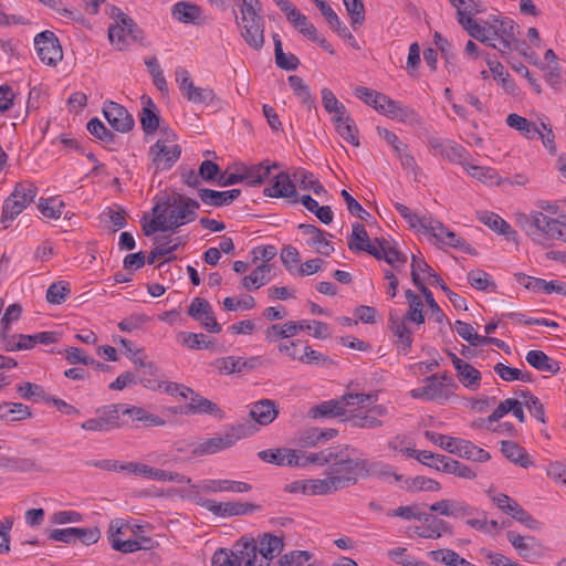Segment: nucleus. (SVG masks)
Segmentation results:
<instances>
[{
    "label": "nucleus",
    "mask_w": 566,
    "mask_h": 566,
    "mask_svg": "<svg viewBox=\"0 0 566 566\" xmlns=\"http://www.w3.org/2000/svg\"><path fill=\"white\" fill-rule=\"evenodd\" d=\"M346 463L342 465H328L324 479H307L306 494L326 495L339 490L356 485L359 479L370 475H386L388 468L380 463H370L363 458L346 457Z\"/></svg>",
    "instance_id": "1"
},
{
    "label": "nucleus",
    "mask_w": 566,
    "mask_h": 566,
    "mask_svg": "<svg viewBox=\"0 0 566 566\" xmlns=\"http://www.w3.org/2000/svg\"><path fill=\"white\" fill-rule=\"evenodd\" d=\"M357 453V449L350 444H337L325 448L318 452H305L301 450H292L290 454L291 464L298 468H305L310 464L318 467L324 465H342L346 463V457H353Z\"/></svg>",
    "instance_id": "2"
},
{
    "label": "nucleus",
    "mask_w": 566,
    "mask_h": 566,
    "mask_svg": "<svg viewBox=\"0 0 566 566\" xmlns=\"http://www.w3.org/2000/svg\"><path fill=\"white\" fill-rule=\"evenodd\" d=\"M165 208V221L168 222V229L176 231L181 226L193 221L197 218V210L200 203L181 193H174L165 200L157 203Z\"/></svg>",
    "instance_id": "3"
},
{
    "label": "nucleus",
    "mask_w": 566,
    "mask_h": 566,
    "mask_svg": "<svg viewBox=\"0 0 566 566\" xmlns=\"http://www.w3.org/2000/svg\"><path fill=\"white\" fill-rule=\"evenodd\" d=\"M517 223L533 241L543 243V239H560L564 222L552 219L541 211L532 212L530 216L522 214Z\"/></svg>",
    "instance_id": "4"
},
{
    "label": "nucleus",
    "mask_w": 566,
    "mask_h": 566,
    "mask_svg": "<svg viewBox=\"0 0 566 566\" xmlns=\"http://www.w3.org/2000/svg\"><path fill=\"white\" fill-rule=\"evenodd\" d=\"M240 19L235 10L233 14L237 24L240 28V34L245 43L252 49L259 51L264 45V19L261 15V4L259 7L249 6L248 8L239 9Z\"/></svg>",
    "instance_id": "5"
},
{
    "label": "nucleus",
    "mask_w": 566,
    "mask_h": 566,
    "mask_svg": "<svg viewBox=\"0 0 566 566\" xmlns=\"http://www.w3.org/2000/svg\"><path fill=\"white\" fill-rule=\"evenodd\" d=\"M38 195V187L31 181L18 182L13 192L4 200L2 206L1 221L15 219Z\"/></svg>",
    "instance_id": "6"
},
{
    "label": "nucleus",
    "mask_w": 566,
    "mask_h": 566,
    "mask_svg": "<svg viewBox=\"0 0 566 566\" xmlns=\"http://www.w3.org/2000/svg\"><path fill=\"white\" fill-rule=\"evenodd\" d=\"M429 270L430 265L426 262L424 259L412 255L411 280L413 284L417 286V289L422 293L424 301L431 311L430 317L438 324L447 322L449 326L452 327L451 322L446 317L439 304L433 298L432 292L421 281L419 273Z\"/></svg>",
    "instance_id": "7"
},
{
    "label": "nucleus",
    "mask_w": 566,
    "mask_h": 566,
    "mask_svg": "<svg viewBox=\"0 0 566 566\" xmlns=\"http://www.w3.org/2000/svg\"><path fill=\"white\" fill-rule=\"evenodd\" d=\"M123 403H113L97 408L95 418H91L81 424V428L87 431L105 432L120 428L125 424L120 421V411Z\"/></svg>",
    "instance_id": "8"
},
{
    "label": "nucleus",
    "mask_w": 566,
    "mask_h": 566,
    "mask_svg": "<svg viewBox=\"0 0 566 566\" xmlns=\"http://www.w3.org/2000/svg\"><path fill=\"white\" fill-rule=\"evenodd\" d=\"M196 503L216 516L231 517L252 514L261 510V505L244 502H217L212 499L199 497Z\"/></svg>",
    "instance_id": "9"
},
{
    "label": "nucleus",
    "mask_w": 566,
    "mask_h": 566,
    "mask_svg": "<svg viewBox=\"0 0 566 566\" xmlns=\"http://www.w3.org/2000/svg\"><path fill=\"white\" fill-rule=\"evenodd\" d=\"M34 46L39 59L50 66H55L63 57V51L57 36L52 31H43L35 35Z\"/></svg>",
    "instance_id": "10"
},
{
    "label": "nucleus",
    "mask_w": 566,
    "mask_h": 566,
    "mask_svg": "<svg viewBox=\"0 0 566 566\" xmlns=\"http://www.w3.org/2000/svg\"><path fill=\"white\" fill-rule=\"evenodd\" d=\"M388 410L382 405H374L365 411L349 412L347 411L344 422H348L354 428L359 429H377L382 427L384 422L380 418L387 416Z\"/></svg>",
    "instance_id": "11"
},
{
    "label": "nucleus",
    "mask_w": 566,
    "mask_h": 566,
    "mask_svg": "<svg viewBox=\"0 0 566 566\" xmlns=\"http://www.w3.org/2000/svg\"><path fill=\"white\" fill-rule=\"evenodd\" d=\"M181 147L177 144L167 145L166 142L158 139L149 148V156L155 167V171L169 170L180 158Z\"/></svg>",
    "instance_id": "12"
},
{
    "label": "nucleus",
    "mask_w": 566,
    "mask_h": 566,
    "mask_svg": "<svg viewBox=\"0 0 566 566\" xmlns=\"http://www.w3.org/2000/svg\"><path fill=\"white\" fill-rule=\"evenodd\" d=\"M103 115L108 124L118 133H128L135 126L134 117L118 103L106 102L103 107Z\"/></svg>",
    "instance_id": "13"
},
{
    "label": "nucleus",
    "mask_w": 566,
    "mask_h": 566,
    "mask_svg": "<svg viewBox=\"0 0 566 566\" xmlns=\"http://www.w3.org/2000/svg\"><path fill=\"white\" fill-rule=\"evenodd\" d=\"M251 484L241 481L232 480H205L199 485H191L190 494L196 496L200 492L203 493H218V492H233L245 493L251 491Z\"/></svg>",
    "instance_id": "14"
},
{
    "label": "nucleus",
    "mask_w": 566,
    "mask_h": 566,
    "mask_svg": "<svg viewBox=\"0 0 566 566\" xmlns=\"http://www.w3.org/2000/svg\"><path fill=\"white\" fill-rule=\"evenodd\" d=\"M374 108L391 118L400 122L411 120L416 117V112L408 106L401 105L399 102L391 99L387 95L378 96V99H373Z\"/></svg>",
    "instance_id": "15"
},
{
    "label": "nucleus",
    "mask_w": 566,
    "mask_h": 566,
    "mask_svg": "<svg viewBox=\"0 0 566 566\" xmlns=\"http://www.w3.org/2000/svg\"><path fill=\"white\" fill-rule=\"evenodd\" d=\"M447 451L475 462H486L491 459V455L488 451L479 448L471 441L460 438H449Z\"/></svg>",
    "instance_id": "16"
},
{
    "label": "nucleus",
    "mask_w": 566,
    "mask_h": 566,
    "mask_svg": "<svg viewBox=\"0 0 566 566\" xmlns=\"http://www.w3.org/2000/svg\"><path fill=\"white\" fill-rule=\"evenodd\" d=\"M264 196L271 198H289L292 203L298 202V192L294 182L291 180L290 174L281 171L274 177L273 184L265 187Z\"/></svg>",
    "instance_id": "17"
},
{
    "label": "nucleus",
    "mask_w": 566,
    "mask_h": 566,
    "mask_svg": "<svg viewBox=\"0 0 566 566\" xmlns=\"http://www.w3.org/2000/svg\"><path fill=\"white\" fill-rule=\"evenodd\" d=\"M421 522L422 526H416L413 532L421 538L437 539L442 536L443 533L452 534L451 525L430 513H423Z\"/></svg>",
    "instance_id": "18"
},
{
    "label": "nucleus",
    "mask_w": 566,
    "mask_h": 566,
    "mask_svg": "<svg viewBox=\"0 0 566 566\" xmlns=\"http://www.w3.org/2000/svg\"><path fill=\"white\" fill-rule=\"evenodd\" d=\"M214 365L221 375H231L253 370L261 365V360L259 357L244 359L242 357L227 356L218 358Z\"/></svg>",
    "instance_id": "19"
},
{
    "label": "nucleus",
    "mask_w": 566,
    "mask_h": 566,
    "mask_svg": "<svg viewBox=\"0 0 566 566\" xmlns=\"http://www.w3.org/2000/svg\"><path fill=\"white\" fill-rule=\"evenodd\" d=\"M430 145L433 149L438 150L441 154V156L444 157L450 163L467 167L468 158L470 155L463 146H461L452 140H439V139L430 140Z\"/></svg>",
    "instance_id": "20"
},
{
    "label": "nucleus",
    "mask_w": 566,
    "mask_h": 566,
    "mask_svg": "<svg viewBox=\"0 0 566 566\" xmlns=\"http://www.w3.org/2000/svg\"><path fill=\"white\" fill-rule=\"evenodd\" d=\"M388 327L396 337L395 344L400 354L408 355L412 346V332L405 321L394 313L389 314Z\"/></svg>",
    "instance_id": "21"
},
{
    "label": "nucleus",
    "mask_w": 566,
    "mask_h": 566,
    "mask_svg": "<svg viewBox=\"0 0 566 566\" xmlns=\"http://www.w3.org/2000/svg\"><path fill=\"white\" fill-rule=\"evenodd\" d=\"M185 415H209L219 420L224 418L223 410L213 401L200 396L193 390L190 394V402L186 405Z\"/></svg>",
    "instance_id": "22"
},
{
    "label": "nucleus",
    "mask_w": 566,
    "mask_h": 566,
    "mask_svg": "<svg viewBox=\"0 0 566 566\" xmlns=\"http://www.w3.org/2000/svg\"><path fill=\"white\" fill-rule=\"evenodd\" d=\"M429 510L442 516L455 518L470 516L474 512V507L470 506L465 502L452 499H443L438 502H434L429 506Z\"/></svg>",
    "instance_id": "23"
},
{
    "label": "nucleus",
    "mask_w": 566,
    "mask_h": 566,
    "mask_svg": "<svg viewBox=\"0 0 566 566\" xmlns=\"http://www.w3.org/2000/svg\"><path fill=\"white\" fill-rule=\"evenodd\" d=\"M140 99L143 104L139 113L142 128L146 136L154 135L160 127V116L158 114L157 106L147 95H143Z\"/></svg>",
    "instance_id": "24"
},
{
    "label": "nucleus",
    "mask_w": 566,
    "mask_h": 566,
    "mask_svg": "<svg viewBox=\"0 0 566 566\" xmlns=\"http://www.w3.org/2000/svg\"><path fill=\"white\" fill-rule=\"evenodd\" d=\"M345 407L342 396L340 399L326 400L311 407L307 411V417L312 419L339 417L343 420L346 418L348 411Z\"/></svg>",
    "instance_id": "25"
},
{
    "label": "nucleus",
    "mask_w": 566,
    "mask_h": 566,
    "mask_svg": "<svg viewBox=\"0 0 566 566\" xmlns=\"http://www.w3.org/2000/svg\"><path fill=\"white\" fill-rule=\"evenodd\" d=\"M506 537L512 546L516 549L517 554L527 562H532L538 556L536 548H541L537 539L533 536H522L514 531H509Z\"/></svg>",
    "instance_id": "26"
},
{
    "label": "nucleus",
    "mask_w": 566,
    "mask_h": 566,
    "mask_svg": "<svg viewBox=\"0 0 566 566\" xmlns=\"http://www.w3.org/2000/svg\"><path fill=\"white\" fill-rule=\"evenodd\" d=\"M347 244L350 251L366 252L373 256H378L376 245L370 242L365 226L359 222L353 224L352 234L348 237Z\"/></svg>",
    "instance_id": "27"
},
{
    "label": "nucleus",
    "mask_w": 566,
    "mask_h": 566,
    "mask_svg": "<svg viewBox=\"0 0 566 566\" xmlns=\"http://www.w3.org/2000/svg\"><path fill=\"white\" fill-rule=\"evenodd\" d=\"M279 415L275 401L271 399H261L253 403L250 410L251 420L258 426H268L274 421Z\"/></svg>",
    "instance_id": "28"
},
{
    "label": "nucleus",
    "mask_w": 566,
    "mask_h": 566,
    "mask_svg": "<svg viewBox=\"0 0 566 566\" xmlns=\"http://www.w3.org/2000/svg\"><path fill=\"white\" fill-rule=\"evenodd\" d=\"M424 386L412 389L410 395L416 399H424V400H437L440 398L448 399L450 394L447 390H443L441 386H439L437 375H431L424 378Z\"/></svg>",
    "instance_id": "29"
},
{
    "label": "nucleus",
    "mask_w": 566,
    "mask_h": 566,
    "mask_svg": "<svg viewBox=\"0 0 566 566\" xmlns=\"http://www.w3.org/2000/svg\"><path fill=\"white\" fill-rule=\"evenodd\" d=\"M479 220L491 230L504 235L506 240L516 241V231L499 214L483 211L479 213Z\"/></svg>",
    "instance_id": "30"
},
{
    "label": "nucleus",
    "mask_w": 566,
    "mask_h": 566,
    "mask_svg": "<svg viewBox=\"0 0 566 566\" xmlns=\"http://www.w3.org/2000/svg\"><path fill=\"white\" fill-rule=\"evenodd\" d=\"M525 359L533 368L539 371L549 373L552 375L559 373V361L551 358L543 350L532 349L526 354Z\"/></svg>",
    "instance_id": "31"
},
{
    "label": "nucleus",
    "mask_w": 566,
    "mask_h": 566,
    "mask_svg": "<svg viewBox=\"0 0 566 566\" xmlns=\"http://www.w3.org/2000/svg\"><path fill=\"white\" fill-rule=\"evenodd\" d=\"M501 452L511 462H513L524 469H527L533 465V461L531 460L527 451L514 441H510V440L501 441Z\"/></svg>",
    "instance_id": "32"
},
{
    "label": "nucleus",
    "mask_w": 566,
    "mask_h": 566,
    "mask_svg": "<svg viewBox=\"0 0 566 566\" xmlns=\"http://www.w3.org/2000/svg\"><path fill=\"white\" fill-rule=\"evenodd\" d=\"M277 167L279 165L276 163L271 166L268 160H264L251 167H245L242 177H245L244 181L247 185L252 187L260 186L269 178L271 169Z\"/></svg>",
    "instance_id": "33"
},
{
    "label": "nucleus",
    "mask_w": 566,
    "mask_h": 566,
    "mask_svg": "<svg viewBox=\"0 0 566 566\" xmlns=\"http://www.w3.org/2000/svg\"><path fill=\"white\" fill-rule=\"evenodd\" d=\"M438 460H440L441 467H439L437 463L433 465L438 471L454 474L455 476L469 480H472L476 476V473L470 467L450 457L438 458Z\"/></svg>",
    "instance_id": "34"
},
{
    "label": "nucleus",
    "mask_w": 566,
    "mask_h": 566,
    "mask_svg": "<svg viewBox=\"0 0 566 566\" xmlns=\"http://www.w3.org/2000/svg\"><path fill=\"white\" fill-rule=\"evenodd\" d=\"M422 221L428 224L424 231L430 233L438 242H441L451 248L454 242H459V235L448 229L442 222L432 218L430 220Z\"/></svg>",
    "instance_id": "35"
},
{
    "label": "nucleus",
    "mask_w": 566,
    "mask_h": 566,
    "mask_svg": "<svg viewBox=\"0 0 566 566\" xmlns=\"http://www.w3.org/2000/svg\"><path fill=\"white\" fill-rule=\"evenodd\" d=\"M32 412L30 408L21 402H8L0 403V420L3 421H22L31 418Z\"/></svg>",
    "instance_id": "36"
},
{
    "label": "nucleus",
    "mask_w": 566,
    "mask_h": 566,
    "mask_svg": "<svg viewBox=\"0 0 566 566\" xmlns=\"http://www.w3.org/2000/svg\"><path fill=\"white\" fill-rule=\"evenodd\" d=\"M151 212L154 218L150 221L147 220V217H143L140 220L144 235L150 237L158 231H170L167 226L168 222L165 221V208L161 209V206L155 205Z\"/></svg>",
    "instance_id": "37"
},
{
    "label": "nucleus",
    "mask_w": 566,
    "mask_h": 566,
    "mask_svg": "<svg viewBox=\"0 0 566 566\" xmlns=\"http://www.w3.org/2000/svg\"><path fill=\"white\" fill-rule=\"evenodd\" d=\"M231 448L224 434L209 438L191 449L193 457L214 454L219 451Z\"/></svg>",
    "instance_id": "38"
},
{
    "label": "nucleus",
    "mask_w": 566,
    "mask_h": 566,
    "mask_svg": "<svg viewBox=\"0 0 566 566\" xmlns=\"http://www.w3.org/2000/svg\"><path fill=\"white\" fill-rule=\"evenodd\" d=\"M457 377L459 381L471 390H476L481 385V373L471 364L457 363Z\"/></svg>",
    "instance_id": "39"
},
{
    "label": "nucleus",
    "mask_w": 566,
    "mask_h": 566,
    "mask_svg": "<svg viewBox=\"0 0 566 566\" xmlns=\"http://www.w3.org/2000/svg\"><path fill=\"white\" fill-rule=\"evenodd\" d=\"M258 430V426L252 420H243L230 426L224 436L229 446L233 447L239 440L253 436Z\"/></svg>",
    "instance_id": "40"
},
{
    "label": "nucleus",
    "mask_w": 566,
    "mask_h": 566,
    "mask_svg": "<svg viewBox=\"0 0 566 566\" xmlns=\"http://www.w3.org/2000/svg\"><path fill=\"white\" fill-rule=\"evenodd\" d=\"M172 17L182 23H198V18L201 14V10L197 4L179 1L171 8Z\"/></svg>",
    "instance_id": "41"
},
{
    "label": "nucleus",
    "mask_w": 566,
    "mask_h": 566,
    "mask_svg": "<svg viewBox=\"0 0 566 566\" xmlns=\"http://www.w3.org/2000/svg\"><path fill=\"white\" fill-rule=\"evenodd\" d=\"M260 554L266 560H272L284 548L283 537L271 533H264L260 536Z\"/></svg>",
    "instance_id": "42"
},
{
    "label": "nucleus",
    "mask_w": 566,
    "mask_h": 566,
    "mask_svg": "<svg viewBox=\"0 0 566 566\" xmlns=\"http://www.w3.org/2000/svg\"><path fill=\"white\" fill-rule=\"evenodd\" d=\"M273 42L276 66L285 71L296 70L300 65L298 57L293 53H284L279 34H273Z\"/></svg>",
    "instance_id": "43"
},
{
    "label": "nucleus",
    "mask_w": 566,
    "mask_h": 566,
    "mask_svg": "<svg viewBox=\"0 0 566 566\" xmlns=\"http://www.w3.org/2000/svg\"><path fill=\"white\" fill-rule=\"evenodd\" d=\"M241 545L242 548L237 552H232V555L235 559H239L241 563L245 559L244 566H255L258 553H260V548L258 547L254 538H245L241 537V539L237 543V546Z\"/></svg>",
    "instance_id": "44"
},
{
    "label": "nucleus",
    "mask_w": 566,
    "mask_h": 566,
    "mask_svg": "<svg viewBox=\"0 0 566 566\" xmlns=\"http://www.w3.org/2000/svg\"><path fill=\"white\" fill-rule=\"evenodd\" d=\"M293 178L298 182L302 190H312L317 196L326 192V189L319 180L315 178L314 174L304 168H297L293 172Z\"/></svg>",
    "instance_id": "45"
},
{
    "label": "nucleus",
    "mask_w": 566,
    "mask_h": 566,
    "mask_svg": "<svg viewBox=\"0 0 566 566\" xmlns=\"http://www.w3.org/2000/svg\"><path fill=\"white\" fill-rule=\"evenodd\" d=\"M485 62L493 74V77L497 80L503 88L507 92H513L515 84L511 78L510 74L505 72L504 66L496 60L495 55L486 54Z\"/></svg>",
    "instance_id": "46"
},
{
    "label": "nucleus",
    "mask_w": 566,
    "mask_h": 566,
    "mask_svg": "<svg viewBox=\"0 0 566 566\" xmlns=\"http://www.w3.org/2000/svg\"><path fill=\"white\" fill-rule=\"evenodd\" d=\"M458 22L473 39L491 48H497L496 44L493 42V38L486 34V27L481 25L473 19H458Z\"/></svg>",
    "instance_id": "47"
},
{
    "label": "nucleus",
    "mask_w": 566,
    "mask_h": 566,
    "mask_svg": "<svg viewBox=\"0 0 566 566\" xmlns=\"http://www.w3.org/2000/svg\"><path fill=\"white\" fill-rule=\"evenodd\" d=\"M517 29L518 25L512 19L504 18L499 24V30L494 31V35L496 38L514 41V50H520V46L527 48V43L525 41L516 39V34L518 33Z\"/></svg>",
    "instance_id": "48"
},
{
    "label": "nucleus",
    "mask_w": 566,
    "mask_h": 566,
    "mask_svg": "<svg viewBox=\"0 0 566 566\" xmlns=\"http://www.w3.org/2000/svg\"><path fill=\"white\" fill-rule=\"evenodd\" d=\"M289 84L294 94L301 99V103L308 109L315 107V97L312 96L308 85L297 75H290Z\"/></svg>",
    "instance_id": "49"
},
{
    "label": "nucleus",
    "mask_w": 566,
    "mask_h": 566,
    "mask_svg": "<svg viewBox=\"0 0 566 566\" xmlns=\"http://www.w3.org/2000/svg\"><path fill=\"white\" fill-rule=\"evenodd\" d=\"M424 273H427L428 276L432 279L430 284H436V285L440 286V289L446 293V295L448 296L449 301L451 302V304L453 305L454 308L460 310V311L468 310L465 298L462 297L461 295L454 293L453 291H451L447 286V284L443 282V280L431 268L429 271H426Z\"/></svg>",
    "instance_id": "50"
},
{
    "label": "nucleus",
    "mask_w": 566,
    "mask_h": 566,
    "mask_svg": "<svg viewBox=\"0 0 566 566\" xmlns=\"http://www.w3.org/2000/svg\"><path fill=\"white\" fill-rule=\"evenodd\" d=\"M506 124L511 128L521 132L527 138H533L536 134H541V130L534 123L514 113L506 117Z\"/></svg>",
    "instance_id": "51"
},
{
    "label": "nucleus",
    "mask_w": 566,
    "mask_h": 566,
    "mask_svg": "<svg viewBox=\"0 0 566 566\" xmlns=\"http://www.w3.org/2000/svg\"><path fill=\"white\" fill-rule=\"evenodd\" d=\"M71 293L70 283L57 281L52 283L46 290V302L54 305L64 303Z\"/></svg>",
    "instance_id": "52"
},
{
    "label": "nucleus",
    "mask_w": 566,
    "mask_h": 566,
    "mask_svg": "<svg viewBox=\"0 0 566 566\" xmlns=\"http://www.w3.org/2000/svg\"><path fill=\"white\" fill-rule=\"evenodd\" d=\"M198 197L200 201L206 206L216 208L230 206V200L228 199L226 190L219 191L209 188H203L198 190Z\"/></svg>",
    "instance_id": "53"
},
{
    "label": "nucleus",
    "mask_w": 566,
    "mask_h": 566,
    "mask_svg": "<svg viewBox=\"0 0 566 566\" xmlns=\"http://www.w3.org/2000/svg\"><path fill=\"white\" fill-rule=\"evenodd\" d=\"M506 514L530 530L541 528V523L534 518L526 510H524L517 501H515L512 506L509 507Z\"/></svg>",
    "instance_id": "54"
},
{
    "label": "nucleus",
    "mask_w": 566,
    "mask_h": 566,
    "mask_svg": "<svg viewBox=\"0 0 566 566\" xmlns=\"http://www.w3.org/2000/svg\"><path fill=\"white\" fill-rule=\"evenodd\" d=\"M156 247L149 252L147 263L153 264L156 259L165 256L177 250V244H171L170 235L154 238Z\"/></svg>",
    "instance_id": "55"
},
{
    "label": "nucleus",
    "mask_w": 566,
    "mask_h": 566,
    "mask_svg": "<svg viewBox=\"0 0 566 566\" xmlns=\"http://www.w3.org/2000/svg\"><path fill=\"white\" fill-rule=\"evenodd\" d=\"M18 338L27 345V349L33 348L36 344H53L59 340V334L55 332H40L33 335L19 334Z\"/></svg>",
    "instance_id": "56"
},
{
    "label": "nucleus",
    "mask_w": 566,
    "mask_h": 566,
    "mask_svg": "<svg viewBox=\"0 0 566 566\" xmlns=\"http://www.w3.org/2000/svg\"><path fill=\"white\" fill-rule=\"evenodd\" d=\"M87 130L95 138L106 143L114 144L116 135L109 130L97 117L92 118L86 126Z\"/></svg>",
    "instance_id": "57"
},
{
    "label": "nucleus",
    "mask_w": 566,
    "mask_h": 566,
    "mask_svg": "<svg viewBox=\"0 0 566 566\" xmlns=\"http://www.w3.org/2000/svg\"><path fill=\"white\" fill-rule=\"evenodd\" d=\"M287 21L307 39H315L314 35L317 29L300 10L293 12L291 19Z\"/></svg>",
    "instance_id": "58"
},
{
    "label": "nucleus",
    "mask_w": 566,
    "mask_h": 566,
    "mask_svg": "<svg viewBox=\"0 0 566 566\" xmlns=\"http://www.w3.org/2000/svg\"><path fill=\"white\" fill-rule=\"evenodd\" d=\"M17 391L20 395V397L27 400H44L46 402V398H50V395H46L42 386L29 381L19 385L17 387Z\"/></svg>",
    "instance_id": "59"
},
{
    "label": "nucleus",
    "mask_w": 566,
    "mask_h": 566,
    "mask_svg": "<svg viewBox=\"0 0 566 566\" xmlns=\"http://www.w3.org/2000/svg\"><path fill=\"white\" fill-rule=\"evenodd\" d=\"M406 489L409 492H418V491H430L437 492L441 489V484L430 478H426L422 475H418L411 480H406Z\"/></svg>",
    "instance_id": "60"
},
{
    "label": "nucleus",
    "mask_w": 566,
    "mask_h": 566,
    "mask_svg": "<svg viewBox=\"0 0 566 566\" xmlns=\"http://www.w3.org/2000/svg\"><path fill=\"white\" fill-rule=\"evenodd\" d=\"M290 452L291 449H268L260 451L258 455L260 459L268 463H273L276 465H290L291 458L287 455Z\"/></svg>",
    "instance_id": "61"
},
{
    "label": "nucleus",
    "mask_w": 566,
    "mask_h": 566,
    "mask_svg": "<svg viewBox=\"0 0 566 566\" xmlns=\"http://www.w3.org/2000/svg\"><path fill=\"white\" fill-rule=\"evenodd\" d=\"M335 129L343 139L350 143L353 146H359L358 128L353 118L335 124Z\"/></svg>",
    "instance_id": "62"
},
{
    "label": "nucleus",
    "mask_w": 566,
    "mask_h": 566,
    "mask_svg": "<svg viewBox=\"0 0 566 566\" xmlns=\"http://www.w3.org/2000/svg\"><path fill=\"white\" fill-rule=\"evenodd\" d=\"M186 98L191 103L206 105H211L217 99L213 90L198 86H193L191 91L186 92Z\"/></svg>",
    "instance_id": "63"
},
{
    "label": "nucleus",
    "mask_w": 566,
    "mask_h": 566,
    "mask_svg": "<svg viewBox=\"0 0 566 566\" xmlns=\"http://www.w3.org/2000/svg\"><path fill=\"white\" fill-rule=\"evenodd\" d=\"M348 15L352 20V27L356 29L365 21V6L363 0H343Z\"/></svg>",
    "instance_id": "64"
}]
</instances>
